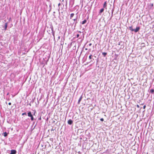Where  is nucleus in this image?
Returning a JSON list of instances; mask_svg holds the SVG:
<instances>
[{"label": "nucleus", "mask_w": 154, "mask_h": 154, "mask_svg": "<svg viewBox=\"0 0 154 154\" xmlns=\"http://www.w3.org/2000/svg\"><path fill=\"white\" fill-rule=\"evenodd\" d=\"M140 29V27H137L136 28V29H134V31L135 32H137Z\"/></svg>", "instance_id": "obj_1"}, {"label": "nucleus", "mask_w": 154, "mask_h": 154, "mask_svg": "<svg viewBox=\"0 0 154 154\" xmlns=\"http://www.w3.org/2000/svg\"><path fill=\"white\" fill-rule=\"evenodd\" d=\"M73 121L71 119H69L68 121V124L71 125L73 123Z\"/></svg>", "instance_id": "obj_2"}, {"label": "nucleus", "mask_w": 154, "mask_h": 154, "mask_svg": "<svg viewBox=\"0 0 154 154\" xmlns=\"http://www.w3.org/2000/svg\"><path fill=\"white\" fill-rule=\"evenodd\" d=\"M103 8H105L106 9H107V2L106 1L104 2L103 5Z\"/></svg>", "instance_id": "obj_3"}, {"label": "nucleus", "mask_w": 154, "mask_h": 154, "mask_svg": "<svg viewBox=\"0 0 154 154\" xmlns=\"http://www.w3.org/2000/svg\"><path fill=\"white\" fill-rule=\"evenodd\" d=\"M16 153V151L15 150H11L10 154H15Z\"/></svg>", "instance_id": "obj_4"}, {"label": "nucleus", "mask_w": 154, "mask_h": 154, "mask_svg": "<svg viewBox=\"0 0 154 154\" xmlns=\"http://www.w3.org/2000/svg\"><path fill=\"white\" fill-rule=\"evenodd\" d=\"M77 17H76L75 19H73V20L75 21V22L73 23V24H75V26L76 25V24L78 22L77 21Z\"/></svg>", "instance_id": "obj_5"}, {"label": "nucleus", "mask_w": 154, "mask_h": 154, "mask_svg": "<svg viewBox=\"0 0 154 154\" xmlns=\"http://www.w3.org/2000/svg\"><path fill=\"white\" fill-rule=\"evenodd\" d=\"M82 95H81V96L79 98V100H78V104H80V101L81 100H82Z\"/></svg>", "instance_id": "obj_6"}, {"label": "nucleus", "mask_w": 154, "mask_h": 154, "mask_svg": "<svg viewBox=\"0 0 154 154\" xmlns=\"http://www.w3.org/2000/svg\"><path fill=\"white\" fill-rule=\"evenodd\" d=\"M104 11V9L103 8H102V9H101L100 10V11L99 12V15H101V14L103 12V11Z\"/></svg>", "instance_id": "obj_7"}, {"label": "nucleus", "mask_w": 154, "mask_h": 154, "mask_svg": "<svg viewBox=\"0 0 154 154\" xmlns=\"http://www.w3.org/2000/svg\"><path fill=\"white\" fill-rule=\"evenodd\" d=\"M7 27H8V23H5V26H4V29L5 30H6L7 29Z\"/></svg>", "instance_id": "obj_8"}, {"label": "nucleus", "mask_w": 154, "mask_h": 154, "mask_svg": "<svg viewBox=\"0 0 154 154\" xmlns=\"http://www.w3.org/2000/svg\"><path fill=\"white\" fill-rule=\"evenodd\" d=\"M28 116L29 117H30L32 116V114L31 112L30 111H29L27 113Z\"/></svg>", "instance_id": "obj_9"}, {"label": "nucleus", "mask_w": 154, "mask_h": 154, "mask_svg": "<svg viewBox=\"0 0 154 154\" xmlns=\"http://www.w3.org/2000/svg\"><path fill=\"white\" fill-rule=\"evenodd\" d=\"M129 29L131 31H134V29H133L132 27V26H129Z\"/></svg>", "instance_id": "obj_10"}, {"label": "nucleus", "mask_w": 154, "mask_h": 154, "mask_svg": "<svg viewBox=\"0 0 154 154\" xmlns=\"http://www.w3.org/2000/svg\"><path fill=\"white\" fill-rule=\"evenodd\" d=\"M51 30H52V35L54 36V31L53 30V26H52L51 27Z\"/></svg>", "instance_id": "obj_11"}, {"label": "nucleus", "mask_w": 154, "mask_h": 154, "mask_svg": "<svg viewBox=\"0 0 154 154\" xmlns=\"http://www.w3.org/2000/svg\"><path fill=\"white\" fill-rule=\"evenodd\" d=\"M87 22V20H84L83 21H82V24H84L85 23H86Z\"/></svg>", "instance_id": "obj_12"}, {"label": "nucleus", "mask_w": 154, "mask_h": 154, "mask_svg": "<svg viewBox=\"0 0 154 154\" xmlns=\"http://www.w3.org/2000/svg\"><path fill=\"white\" fill-rule=\"evenodd\" d=\"M74 14L73 13H72L70 14V19H72V18L73 17V16H74Z\"/></svg>", "instance_id": "obj_13"}, {"label": "nucleus", "mask_w": 154, "mask_h": 154, "mask_svg": "<svg viewBox=\"0 0 154 154\" xmlns=\"http://www.w3.org/2000/svg\"><path fill=\"white\" fill-rule=\"evenodd\" d=\"M154 92V89H151L150 90V92L152 93V94H153V93Z\"/></svg>", "instance_id": "obj_14"}, {"label": "nucleus", "mask_w": 154, "mask_h": 154, "mask_svg": "<svg viewBox=\"0 0 154 154\" xmlns=\"http://www.w3.org/2000/svg\"><path fill=\"white\" fill-rule=\"evenodd\" d=\"M102 54L104 57H105L107 54V53L106 52L102 53Z\"/></svg>", "instance_id": "obj_15"}, {"label": "nucleus", "mask_w": 154, "mask_h": 154, "mask_svg": "<svg viewBox=\"0 0 154 154\" xmlns=\"http://www.w3.org/2000/svg\"><path fill=\"white\" fill-rule=\"evenodd\" d=\"M3 134H4V136L5 137H6V136H7V133L6 132H5L4 133H3Z\"/></svg>", "instance_id": "obj_16"}, {"label": "nucleus", "mask_w": 154, "mask_h": 154, "mask_svg": "<svg viewBox=\"0 0 154 154\" xmlns=\"http://www.w3.org/2000/svg\"><path fill=\"white\" fill-rule=\"evenodd\" d=\"M30 117L31 118V121H32L34 120V117H33L32 115V116H31Z\"/></svg>", "instance_id": "obj_17"}, {"label": "nucleus", "mask_w": 154, "mask_h": 154, "mask_svg": "<svg viewBox=\"0 0 154 154\" xmlns=\"http://www.w3.org/2000/svg\"><path fill=\"white\" fill-rule=\"evenodd\" d=\"M93 57V56L91 55V54L89 57V59H92V57Z\"/></svg>", "instance_id": "obj_18"}, {"label": "nucleus", "mask_w": 154, "mask_h": 154, "mask_svg": "<svg viewBox=\"0 0 154 154\" xmlns=\"http://www.w3.org/2000/svg\"><path fill=\"white\" fill-rule=\"evenodd\" d=\"M24 115H25L26 116L27 115L26 113L25 112H24L22 114V116H23Z\"/></svg>", "instance_id": "obj_19"}, {"label": "nucleus", "mask_w": 154, "mask_h": 154, "mask_svg": "<svg viewBox=\"0 0 154 154\" xmlns=\"http://www.w3.org/2000/svg\"><path fill=\"white\" fill-rule=\"evenodd\" d=\"M113 11H114L113 10H112V14L111 15V18L113 16Z\"/></svg>", "instance_id": "obj_20"}, {"label": "nucleus", "mask_w": 154, "mask_h": 154, "mask_svg": "<svg viewBox=\"0 0 154 154\" xmlns=\"http://www.w3.org/2000/svg\"><path fill=\"white\" fill-rule=\"evenodd\" d=\"M60 5H61V4H60V3H59V4H58V7H59V9H58V11H59V10L60 9V8L59 7H60Z\"/></svg>", "instance_id": "obj_21"}, {"label": "nucleus", "mask_w": 154, "mask_h": 154, "mask_svg": "<svg viewBox=\"0 0 154 154\" xmlns=\"http://www.w3.org/2000/svg\"><path fill=\"white\" fill-rule=\"evenodd\" d=\"M100 120L101 121H104V119L103 118H101L100 119Z\"/></svg>", "instance_id": "obj_22"}, {"label": "nucleus", "mask_w": 154, "mask_h": 154, "mask_svg": "<svg viewBox=\"0 0 154 154\" xmlns=\"http://www.w3.org/2000/svg\"><path fill=\"white\" fill-rule=\"evenodd\" d=\"M146 107V106L145 105L143 106V109H145Z\"/></svg>", "instance_id": "obj_23"}, {"label": "nucleus", "mask_w": 154, "mask_h": 154, "mask_svg": "<svg viewBox=\"0 0 154 154\" xmlns=\"http://www.w3.org/2000/svg\"><path fill=\"white\" fill-rule=\"evenodd\" d=\"M79 36V34H78L76 35V37L78 38Z\"/></svg>", "instance_id": "obj_24"}, {"label": "nucleus", "mask_w": 154, "mask_h": 154, "mask_svg": "<svg viewBox=\"0 0 154 154\" xmlns=\"http://www.w3.org/2000/svg\"><path fill=\"white\" fill-rule=\"evenodd\" d=\"M137 106L138 108H139L140 107V106L138 105H137Z\"/></svg>", "instance_id": "obj_25"}, {"label": "nucleus", "mask_w": 154, "mask_h": 154, "mask_svg": "<svg viewBox=\"0 0 154 154\" xmlns=\"http://www.w3.org/2000/svg\"><path fill=\"white\" fill-rule=\"evenodd\" d=\"M63 5V7H61V9L62 10L63 8V7H64V5L63 4H62Z\"/></svg>", "instance_id": "obj_26"}, {"label": "nucleus", "mask_w": 154, "mask_h": 154, "mask_svg": "<svg viewBox=\"0 0 154 154\" xmlns=\"http://www.w3.org/2000/svg\"><path fill=\"white\" fill-rule=\"evenodd\" d=\"M92 45V44L91 43H90L89 44V45L90 46H91V45Z\"/></svg>", "instance_id": "obj_27"}, {"label": "nucleus", "mask_w": 154, "mask_h": 154, "mask_svg": "<svg viewBox=\"0 0 154 154\" xmlns=\"http://www.w3.org/2000/svg\"><path fill=\"white\" fill-rule=\"evenodd\" d=\"M11 102H9L8 103V105H11Z\"/></svg>", "instance_id": "obj_28"}, {"label": "nucleus", "mask_w": 154, "mask_h": 154, "mask_svg": "<svg viewBox=\"0 0 154 154\" xmlns=\"http://www.w3.org/2000/svg\"><path fill=\"white\" fill-rule=\"evenodd\" d=\"M85 50H88V49H87V48H85Z\"/></svg>", "instance_id": "obj_29"}, {"label": "nucleus", "mask_w": 154, "mask_h": 154, "mask_svg": "<svg viewBox=\"0 0 154 154\" xmlns=\"http://www.w3.org/2000/svg\"><path fill=\"white\" fill-rule=\"evenodd\" d=\"M41 117H40V118H39V120H41Z\"/></svg>", "instance_id": "obj_30"}, {"label": "nucleus", "mask_w": 154, "mask_h": 154, "mask_svg": "<svg viewBox=\"0 0 154 154\" xmlns=\"http://www.w3.org/2000/svg\"><path fill=\"white\" fill-rule=\"evenodd\" d=\"M35 112L34 113V114H33V115H35Z\"/></svg>", "instance_id": "obj_31"}, {"label": "nucleus", "mask_w": 154, "mask_h": 154, "mask_svg": "<svg viewBox=\"0 0 154 154\" xmlns=\"http://www.w3.org/2000/svg\"><path fill=\"white\" fill-rule=\"evenodd\" d=\"M79 32L80 33H81V31H79Z\"/></svg>", "instance_id": "obj_32"}, {"label": "nucleus", "mask_w": 154, "mask_h": 154, "mask_svg": "<svg viewBox=\"0 0 154 154\" xmlns=\"http://www.w3.org/2000/svg\"><path fill=\"white\" fill-rule=\"evenodd\" d=\"M92 61H93V60H91V62H92Z\"/></svg>", "instance_id": "obj_33"}, {"label": "nucleus", "mask_w": 154, "mask_h": 154, "mask_svg": "<svg viewBox=\"0 0 154 154\" xmlns=\"http://www.w3.org/2000/svg\"><path fill=\"white\" fill-rule=\"evenodd\" d=\"M54 13H55V12H54Z\"/></svg>", "instance_id": "obj_34"}]
</instances>
